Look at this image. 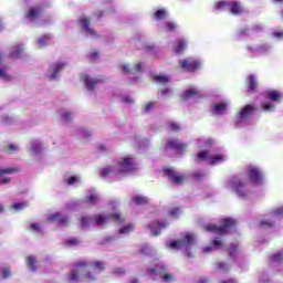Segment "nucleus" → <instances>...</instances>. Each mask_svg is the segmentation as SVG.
Masks as SVG:
<instances>
[{
    "mask_svg": "<svg viewBox=\"0 0 283 283\" xmlns=\"http://www.w3.org/2000/svg\"><path fill=\"white\" fill-rule=\"evenodd\" d=\"M136 171V159L132 157L122 158L117 161V166H108L101 171L102 178H111L112 180H120L123 174Z\"/></svg>",
    "mask_w": 283,
    "mask_h": 283,
    "instance_id": "nucleus-1",
    "label": "nucleus"
},
{
    "mask_svg": "<svg viewBox=\"0 0 283 283\" xmlns=\"http://www.w3.org/2000/svg\"><path fill=\"white\" fill-rule=\"evenodd\" d=\"M193 244H196V234L186 232L181 234L179 240L167 242L166 247L172 251H185L186 255L191 258V249H193Z\"/></svg>",
    "mask_w": 283,
    "mask_h": 283,
    "instance_id": "nucleus-2",
    "label": "nucleus"
},
{
    "mask_svg": "<svg viewBox=\"0 0 283 283\" xmlns=\"http://www.w3.org/2000/svg\"><path fill=\"white\" fill-rule=\"evenodd\" d=\"M109 220H114L115 222H123V218L120 217V212L115 211L113 216L109 214H96L95 217H82L81 218V227L83 229H87V227H92V224H96V227H105Z\"/></svg>",
    "mask_w": 283,
    "mask_h": 283,
    "instance_id": "nucleus-3",
    "label": "nucleus"
},
{
    "mask_svg": "<svg viewBox=\"0 0 283 283\" xmlns=\"http://www.w3.org/2000/svg\"><path fill=\"white\" fill-rule=\"evenodd\" d=\"M235 219L226 218L222 220L221 227H216L214 224L205 226V231L209 233H214L216 235H224L227 233H231L232 230L235 229Z\"/></svg>",
    "mask_w": 283,
    "mask_h": 283,
    "instance_id": "nucleus-4",
    "label": "nucleus"
},
{
    "mask_svg": "<svg viewBox=\"0 0 283 283\" xmlns=\"http://www.w3.org/2000/svg\"><path fill=\"white\" fill-rule=\"evenodd\" d=\"M198 160L207 161L209 165H220L227 160V154L213 150H201L197 155Z\"/></svg>",
    "mask_w": 283,
    "mask_h": 283,
    "instance_id": "nucleus-5",
    "label": "nucleus"
},
{
    "mask_svg": "<svg viewBox=\"0 0 283 283\" xmlns=\"http://www.w3.org/2000/svg\"><path fill=\"white\" fill-rule=\"evenodd\" d=\"M214 10H218L219 12H230L231 14H242L244 12L240 2L229 0L214 3Z\"/></svg>",
    "mask_w": 283,
    "mask_h": 283,
    "instance_id": "nucleus-6",
    "label": "nucleus"
},
{
    "mask_svg": "<svg viewBox=\"0 0 283 283\" xmlns=\"http://www.w3.org/2000/svg\"><path fill=\"white\" fill-rule=\"evenodd\" d=\"M247 176L252 185H264V172L255 165H250L247 168Z\"/></svg>",
    "mask_w": 283,
    "mask_h": 283,
    "instance_id": "nucleus-7",
    "label": "nucleus"
},
{
    "mask_svg": "<svg viewBox=\"0 0 283 283\" xmlns=\"http://www.w3.org/2000/svg\"><path fill=\"white\" fill-rule=\"evenodd\" d=\"M67 67V62L65 61H56L50 64L49 70L46 72V78L49 81H56L59 76H61V72Z\"/></svg>",
    "mask_w": 283,
    "mask_h": 283,
    "instance_id": "nucleus-8",
    "label": "nucleus"
},
{
    "mask_svg": "<svg viewBox=\"0 0 283 283\" xmlns=\"http://www.w3.org/2000/svg\"><path fill=\"white\" fill-rule=\"evenodd\" d=\"M94 19V15L92 18L87 15H83L80 19V25L82 28L83 34L87 36L88 39H98V33H96V30L92 29V20Z\"/></svg>",
    "mask_w": 283,
    "mask_h": 283,
    "instance_id": "nucleus-9",
    "label": "nucleus"
},
{
    "mask_svg": "<svg viewBox=\"0 0 283 283\" xmlns=\"http://www.w3.org/2000/svg\"><path fill=\"white\" fill-rule=\"evenodd\" d=\"M148 273L149 275L158 273L159 277L165 283L174 282V280H176V277L172 276V274L167 273V265H165V263L157 264L155 265V268H149Z\"/></svg>",
    "mask_w": 283,
    "mask_h": 283,
    "instance_id": "nucleus-10",
    "label": "nucleus"
},
{
    "mask_svg": "<svg viewBox=\"0 0 283 283\" xmlns=\"http://www.w3.org/2000/svg\"><path fill=\"white\" fill-rule=\"evenodd\" d=\"M105 266H107V263H105V261L77 262L78 269H85L86 271H94L97 274L103 273V271H105Z\"/></svg>",
    "mask_w": 283,
    "mask_h": 283,
    "instance_id": "nucleus-11",
    "label": "nucleus"
},
{
    "mask_svg": "<svg viewBox=\"0 0 283 283\" xmlns=\"http://www.w3.org/2000/svg\"><path fill=\"white\" fill-rule=\"evenodd\" d=\"M228 187L233 191H235L239 198H247V196H249V192L247 191L244 184L238 177L230 178L228 182Z\"/></svg>",
    "mask_w": 283,
    "mask_h": 283,
    "instance_id": "nucleus-12",
    "label": "nucleus"
},
{
    "mask_svg": "<svg viewBox=\"0 0 283 283\" xmlns=\"http://www.w3.org/2000/svg\"><path fill=\"white\" fill-rule=\"evenodd\" d=\"M253 105H245L235 117V126L244 127L247 125V120L251 118V114H253Z\"/></svg>",
    "mask_w": 283,
    "mask_h": 283,
    "instance_id": "nucleus-13",
    "label": "nucleus"
},
{
    "mask_svg": "<svg viewBox=\"0 0 283 283\" xmlns=\"http://www.w3.org/2000/svg\"><path fill=\"white\" fill-rule=\"evenodd\" d=\"M82 80H83V83H84L86 90L88 92H91V94H94V92L96 90V85L104 82V80L101 78V77H93V76H90V75H84L82 77Z\"/></svg>",
    "mask_w": 283,
    "mask_h": 283,
    "instance_id": "nucleus-14",
    "label": "nucleus"
},
{
    "mask_svg": "<svg viewBox=\"0 0 283 283\" xmlns=\"http://www.w3.org/2000/svg\"><path fill=\"white\" fill-rule=\"evenodd\" d=\"M200 65H202V62L191 57L180 62L181 70H185L186 72H196V70H200Z\"/></svg>",
    "mask_w": 283,
    "mask_h": 283,
    "instance_id": "nucleus-15",
    "label": "nucleus"
},
{
    "mask_svg": "<svg viewBox=\"0 0 283 283\" xmlns=\"http://www.w3.org/2000/svg\"><path fill=\"white\" fill-rule=\"evenodd\" d=\"M19 172L17 167L0 168V185H8L12 182V179L8 176Z\"/></svg>",
    "mask_w": 283,
    "mask_h": 283,
    "instance_id": "nucleus-16",
    "label": "nucleus"
},
{
    "mask_svg": "<svg viewBox=\"0 0 283 283\" xmlns=\"http://www.w3.org/2000/svg\"><path fill=\"white\" fill-rule=\"evenodd\" d=\"M167 227H169V222L167 221H153L148 224L151 235H160V231L167 229Z\"/></svg>",
    "mask_w": 283,
    "mask_h": 283,
    "instance_id": "nucleus-17",
    "label": "nucleus"
},
{
    "mask_svg": "<svg viewBox=\"0 0 283 283\" xmlns=\"http://www.w3.org/2000/svg\"><path fill=\"white\" fill-rule=\"evenodd\" d=\"M164 174L174 182L175 185H182V181L185 180V177L182 175L176 172L174 168H166L164 170Z\"/></svg>",
    "mask_w": 283,
    "mask_h": 283,
    "instance_id": "nucleus-18",
    "label": "nucleus"
},
{
    "mask_svg": "<svg viewBox=\"0 0 283 283\" xmlns=\"http://www.w3.org/2000/svg\"><path fill=\"white\" fill-rule=\"evenodd\" d=\"M166 147L168 149H174L177 154H182L185 149H187V144H182V142L178 139L170 138L168 139Z\"/></svg>",
    "mask_w": 283,
    "mask_h": 283,
    "instance_id": "nucleus-19",
    "label": "nucleus"
},
{
    "mask_svg": "<svg viewBox=\"0 0 283 283\" xmlns=\"http://www.w3.org/2000/svg\"><path fill=\"white\" fill-rule=\"evenodd\" d=\"M43 149H45L43 147V143H41V140H39V139H34L30 144L29 151H30L31 156H34L35 158H39V156L41 154H43Z\"/></svg>",
    "mask_w": 283,
    "mask_h": 283,
    "instance_id": "nucleus-20",
    "label": "nucleus"
},
{
    "mask_svg": "<svg viewBox=\"0 0 283 283\" xmlns=\"http://www.w3.org/2000/svg\"><path fill=\"white\" fill-rule=\"evenodd\" d=\"M227 109H229V102H223V103L214 104L210 108V112L211 114H213V116H222L227 114Z\"/></svg>",
    "mask_w": 283,
    "mask_h": 283,
    "instance_id": "nucleus-21",
    "label": "nucleus"
},
{
    "mask_svg": "<svg viewBox=\"0 0 283 283\" xmlns=\"http://www.w3.org/2000/svg\"><path fill=\"white\" fill-rule=\"evenodd\" d=\"M78 273H83V268H78L77 263L75 264V268H73L66 275V283H77L81 280Z\"/></svg>",
    "mask_w": 283,
    "mask_h": 283,
    "instance_id": "nucleus-22",
    "label": "nucleus"
},
{
    "mask_svg": "<svg viewBox=\"0 0 283 283\" xmlns=\"http://www.w3.org/2000/svg\"><path fill=\"white\" fill-rule=\"evenodd\" d=\"M48 221L49 222H57L61 227H64L70 222V219L65 216H62L61 213L56 212L53 214L48 216Z\"/></svg>",
    "mask_w": 283,
    "mask_h": 283,
    "instance_id": "nucleus-23",
    "label": "nucleus"
},
{
    "mask_svg": "<svg viewBox=\"0 0 283 283\" xmlns=\"http://www.w3.org/2000/svg\"><path fill=\"white\" fill-rule=\"evenodd\" d=\"M43 12V8L42 7H32L25 14V18L28 19V21H30L31 23L36 21L39 19V17H41V13Z\"/></svg>",
    "mask_w": 283,
    "mask_h": 283,
    "instance_id": "nucleus-24",
    "label": "nucleus"
},
{
    "mask_svg": "<svg viewBox=\"0 0 283 283\" xmlns=\"http://www.w3.org/2000/svg\"><path fill=\"white\" fill-rule=\"evenodd\" d=\"M214 249H224V244L222 243V240H220V238L214 239L212 245L205 247L202 251L203 253H211V251H213Z\"/></svg>",
    "mask_w": 283,
    "mask_h": 283,
    "instance_id": "nucleus-25",
    "label": "nucleus"
},
{
    "mask_svg": "<svg viewBox=\"0 0 283 283\" xmlns=\"http://www.w3.org/2000/svg\"><path fill=\"white\" fill-rule=\"evenodd\" d=\"M265 94H266V97L270 101H273L274 103H277V102L282 101V98H283V95H282V93H280V91L268 90L265 92Z\"/></svg>",
    "mask_w": 283,
    "mask_h": 283,
    "instance_id": "nucleus-26",
    "label": "nucleus"
},
{
    "mask_svg": "<svg viewBox=\"0 0 283 283\" xmlns=\"http://www.w3.org/2000/svg\"><path fill=\"white\" fill-rule=\"evenodd\" d=\"M39 261L36 260V256L29 255L27 258V266L29 268L32 273H36V270L39 269Z\"/></svg>",
    "mask_w": 283,
    "mask_h": 283,
    "instance_id": "nucleus-27",
    "label": "nucleus"
},
{
    "mask_svg": "<svg viewBox=\"0 0 283 283\" xmlns=\"http://www.w3.org/2000/svg\"><path fill=\"white\" fill-rule=\"evenodd\" d=\"M172 50L176 54H182L187 50V40H177Z\"/></svg>",
    "mask_w": 283,
    "mask_h": 283,
    "instance_id": "nucleus-28",
    "label": "nucleus"
},
{
    "mask_svg": "<svg viewBox=\"0 0 283 283\" xmlns=\"http://www.w3.org/2000/svg\"><path fill=\"white\" fill-rule=\"evenodd\" d=\"M82 273H85L84 277L87 282H96V280L98 279V273L92 270H86L85 268H83Z\"/></svg>",
    "mask_w": 283,
    "mask_h": 283,
    "instance_id": "nucleus-29",
    "label": "nucleus"
},
{
    "mask_svg": "<svg viewBox=\"0 0 283 283\" xmlns=\"http://www.w3.org/2000/svg\"><path fill=\"white\" fill-rule=\"evenodd\" d=\"M249 52H252V54H254V56H256L258 54H265V52H269V50H271V46L269 45H261L258 48H251L248 46Z\"/></svg>",
    "mask_w": 283,
    "mask_h": 283,
    "instance_id": "nucleus-30",
    "label": "nucleus"
},
{
    "mask_svg": "<svg viewBox=\"0 0 283 283\" xmlns=\"http://www.w3.org/2000/svg\"><path fill=\"white\" fill-rule=\"evenodd\" d=\"M50 39H52L51 34H44L41 38L36 40V45L38 48H45L48 43L50 42Z\"/></svg>",
    "mask_w": 283,
    "mask_h": 283,
    "instance_id": "nucleus-31",
    "label": "nucleus"
},
{
    "mask_svg": "<svg viewBox=\"0 0 283 283\" xmlns=\"http://www.w3.org/2000/svg\"><path fill=\"white\" fill-rule=\"evenodd\" d=\"M21 52H23V45L19 44L11 49L10 57L11 59H19L21 56Z\"/></svg>",
    "mask_w": 283,
    "mask_h": 283,
    "instance_id": "nucleus-32",
    "label": "nucleus"
},
{
    "mask_svg": "<svg viewBox=\"0 0 283 283\" xmlns=\"http://www.w3.org/2000/svg\"><path fill=\"white\" fill-rule=\"evenodd\" d=\"M155 83H160V85H167V83H170L171 78L165 74L155 75L154 76Z\"/></svg>",
    "mask_w": 283,
    "mask_h": 283,
    "instance_id": "nucleus-33",
    "label": "nucleus"
},
{
    "mask_svg": "<svg viewBox=\"0 0 283 283\" xmlns=\"http://www.w3.org/2000/svg\"><path fill=\"white\" fill-rule=\"evenodd\" d=\"M255 90H258V78L255 75H250L248 92H255Z\"/></svg>",
    "mask_w": 283,
    "mask_h": 283,
    "instance_id": "nucleus-34",
    "label": "nucleus"
},
{
    "mask_svg": "<svg viewBox=\"0 0 283 283\" xmlns=\"http://www.w3.org/2000/svg\"><path fill=\"white\" fill-rule=\"evenodd\" d=\"M196 96H198V90L197 88H189L184 94L185 101H190V98H196Z\"/></svg>",
    "mask_w": 283,
    "mask_h": 283,
    "instance_id": "nucleus-35",
    "label": "nucleus"
},
{
    "mask_svg": "<svg viewBox=\"0 0 283 283\" xmlns=\"http://www.w3.org/2000/svg\"><path fill=\"white\" fill-rule=\"evenodd\" d=\"M134 205H147L149 202V199L145 196L138 195L133 197Z\"/></svg>",
    "mask_w": 283,
    "mask_h": 283,
    "instance_id": "nucleus-36",
    "label": "nucleus"
},
{
    "mask_svg": "<svg viewBox=\"0 0 283 283\" xmlns=\"http://www.w3.org/2000/svg\"><path fill=\"white\" fill-rule=\"evenodd\" d=\"M72 116H74V113L73 112H70V111H65L63 109L61 112V118L64 123H70V120H72Z\"/></svg>",
    "mask_w": 283,
    "mask_h": 283,
    "instance_id": "nucleus-37",
    "label": "nucleus"
},
{
    "mask_svg": "<svg viewBox=\"0 0 283 283\" xmlns=\"http://www.w3.org/2000/svg\"><path fill=\"white\" fill-rule=\"evenodd\" d=\"M99 200V197L96 192H93L86 197V202L88 205H96Z\"/></svg>",
    "mask_w": 283,
    "mask_h": 283,
    "instance_id": "nucleus-38",
    "label": "nucleus"
},
{
    "mask_svg": "<svg viewBox=\"0 0 283 283\" xmlns=\"http://www.w3.org/2000/svg\"><path fill=\"white\" fill-rule=\"evenodd\" d=\"M167 10L165 9H159L155 12L154 14V19H156V21H161V19H165L167 17Z\"/></svg>",
    "mask_w": 283,
    "mask_h": 283,
    "instance_id": "nucleus-39",
    "label": "nucleus"
},
{
    "mask_svg": "<svg viewBox=\"0 0 283 283\" xmlns=\"http://www.w3.org/2000/svg\"><path fill=\"white\" fill-rule=\"evenodd\" d=\"M134 231V224H127L119 229L118 234L119 235H127L128 233H132Z\"/></svg>",
    "mask_w": 283,
    "mask_h": 283,
    "instance_id": "nucleus-40",
    "label": "nucleus"
},
{
    "mask_svg": "<svg viewBox=\"0 0 283 283\" xmlns=\"http://www.w3.org/2000/svg\"><path fill=\"white\" fill-rule=\"evenodd\" d=\"M82 180L80 176H72L66 179V184L70 186L81 185Z\"/></svg>",
    "mask_w": 283,
    "mask_h": 283,
    "instance_id": "nucleus-41",
    "label": "nucleus"
},
{
    "mask_svg": "<svg viewBox=\"0 0 283 283\" xmlns=\"http://www.w3.org/2000/svg\"><path fill=\"white\" fill-rule=\"evenodd\" d=\"M6 154H17V151H19V145L17 144H9L6 148H4Z\"/></svg>",
    "mask_w": 283,
    "mask_h": 283,
    "instance_id": "nucleus-42",
    "label": "nucleus"
},
{
    "mask_svg": "<svg viewBox=\"0 0 283 283\" xmlns=\"http://www.w3.org/2000/svg\"><path fill=\"white\" fill-rule=\"evenodd\" d=\"M78 135L81 136V138H90V136H92V130L87 128H80Z\"/></svg>",
    "mask_w": 283,
    "mask_h": 283,
    "instance_id": "nucleus-43",
    "label": "nucleus"
},
{
    "mask_svg": "<svg viewBox=\"0 0 283 283\" xmlns=\"http://www.w3.org/2000/svg\"><path fill=\"white\" fill-rule=\"evenodd\" d=\"M167 126H168V129H170V132H180V129H181L179 124L176 122H168Z\"/></svg>",
    "mask_w": 283,
    "mask_h": 283,
    "instance_id": "nucleus-44",
    "label": "nucleus"
},
{
    "mask_svg": "<svg viewBox=\"0 0 283 283\" xmlns=\"http://www.w3.org/2000/svg\"><path fill=\"white\" fill-rule=\"evenodd\" d=\"M120 101H122V103H124L125 105H134V103H135L134 98H133L132 96H129V95H123V96L120 97Z\"/></svg>",
    "mask_w": 283,
    "mask_h": 283,
    "instance_id": "nucleus-45",
    "label": "nucleus"
},
{
    "mask_svg": "<svg viewBox=\"0 0 283 283\" xmlns=\"http://www.w3.org/2000/svg\"><path fill=\"white\" fill-rule=\"evenodd\" d=\"M0 80L12 81V77L8 74V71H6V69H0Z\"/></svg>",
    "mask_w": 283,
    "mask_h": 283,
    "instance_id": "nucleus-46",
    "label": "nucleus"
},
{
    "mask_svg": "<svg viewBox=\"0 0 283 283\" xmlns=\"http://www.w3.org/2000/svg\"><path fill=\"white\" fill-rule=\"evenodd\" d=\"M176 28H178V24H176V22H166L165 23L166 32H174V30H176Z\"/></svg>",
    "mask_w": 283,
    "mask_h": 283,
    "instance_id": "nucleus-47",
    "label": "nucleus"
},
{
    "mask_svg": "<svg viewBox=\"0 0 283 283\" xmlns=\"http://www.w3.org/2000/svg\"><path fill=\"white\" fill-rule=\"evenodd\" d=\"M272 218H283V207L275 208L272 211Z\"/></svg>",
    "mask_w": 283,
    "mask_h": 283,
    "instance_id": "nucleus-48",
    "label": "nucleus"
},
{
    "mask_svg": "<svg viewBox=\"0 0 283 283\" xmlns=\"http://www.w3.org/2000/svg\"><path fill=\"white\" fill-rule=\"evenodd\" d=\"M261 107L263 112H273L275 109V105H273V103H263Z\"/></svg>",
    "mask_w": 283,
    "mask_h": 283,
    "instance_id": "nucleus-49",
    "label": "nucleus"
},
{
    "mask_svg": "<svg viewBox=\"0 0 283 283\" xmlns=\"http://www.w3.org/2000/svg\"><path fill=\"white\" fill-rule=\"evenodd\" d=\"M261 227L263 229H271V227H275V222L270 221V220H263V221H261Z\"/></svg>",
    "mask_w": 283,
    "mask_h": 283,
    "instance_id": "nucleus-50",
    "label": "nucleus"
},
{
    "mask_svg": "<svg viewBox=\"0 0 283 283\" xmlns=\"http://www.w3.org/2000/svg\"><path fill=\"white\" fill-rule=\"evenodd\" d=\"M181 213L180 208H172L169 211V216H171V218H178Z\"/></svg>",
    "mask_w": 283,
    "mask_h": 283,
    "instance_id": "nucleus-51",
    "label": "nucleus"
},
{
    "mask_svg": "<svg viewBox=\"0 0 283 283\" xmlns=\"http://www.w3.org/2000/svg\"><path fill=\"white\" fill-rule=\"evenodd\" d=\"M12 275V272H10V269L8 268H3L1 271V277H3V280H8V277H10Z\"/></svg>",
    "mask_w": 283,
    "mask_h": 283,
    "instance_id": "nucleus-52",
    "label": "nucleus"
},
{
    "mask_svg": "<svg viewBox=\"0 0 283 283\" xmlns=\"http://www.w3.org/2000/svg\"><path fill=\"white\" fill-rule=\"evenodd\" d=\"M211 144H212L211 139H207V140L200 139L199 140V147L209 148V147H211Z\"/></svg>",
    "mask_w": 283,
    "mask_h": 283,
    "instance_id": "nucleus-53",
    "label": "nucleus"
},
{
    "mask_svg": "<svg viewBox=\"0 0 283 283\" xmlns=\"http://www.w3.org/2000/svg\"><path fill=\"white\" fill-rule=\"evenodd\" d=\"M272 260L274 262H279V263L283 262V250L281 252H279L277 254H274L272 256Z\"/></svg>",
    "mask_w": 283,
    "mask_h": 283,
    "instance_id": "nucleus-54",
    "label": "nucleus"
},
{
    "mask_svg": "<svg viewBox=\"0 0 283 283\" xmlns=\"http://www.w3.org/2000/svg\"><path fill=\"white\" fill-rule=\"evenodd\" d=\"M77 244H80V241L76 238L66 240V247H76Z\"/></svg>",
    "mask_w": 283,
    "mask_h": 283,
    "instance_id": "nucleus-55",
    "label": "nucleus"
},
{
    "mask_svg": "<svg viewBox=\"0 0 283 283\" xmlns=\"http://www.w3.org/2000/svg\"><path fill=\"white\" fill-rule=\"evenodd\" d=\"M25 207H28V203H13L12 205V209H14V211H21L22 209H25Z\"/></svg>",
    "mask_w": 283,
    "mask_h": 283,
    "instance_id": "nucleus-56",
    "label": "nucleus"
},
{
    "mask_svg": "<svg viewBox=\"0 0 283 283\" xmlns=\"http://www.w3.org/2000/svg\"><path fill=\"white\" fill-rule=\"evenodd\" d=\"M154 105H155L154 102H148V103L144 106V112H145L146 114H149V112H151V109H154Z\"/></svg>",
    "mask_w": 283,
    "mask_h": 283,
    "instance_id": "nucleus-57",
    "label": "nucleus"
},
{
    "mask_svg": "<svg viewBox=\"0 0 283 283\" xmlns=\"http://www.w3.org/2000/svg\"><path fill=\"white\" fill-rule=\"evenodd\" d=\"M139 253L147 255V253H149V245L148 244L140 245Z\"/></svg>",
    "mask_w": 283,
    "mask_h": 283,
    "instance_id": "nucleus-58",
    "label": "nucleus"
},
{
    "mask_svg": "<svg viewBox=\"0 0 283 283\" xmlns=\"http://www.w3.org/2000/svg\"><path fill=\"white\" fill-rule=\"evenodd\" d=\"M30 229L31 231H34V233H41V227H39V223H31Z\"/></svg>",
    "mask_w": 283,
    "mask_h": 283,
    "instance_id": "nucleus-59",
    "label": "nucleus"
},
{
    "mask_svg": "<svg viewBox=\"0 0 283 283\" xmlns=\"http://www.w3.org/2000/svg\"><path fill=\"white\" fill-rule=\"evenodd\" d=\"M272 36L274 39H279L280 41H282V39H283V31H273L272 32Z\"/></svg>",
    "mask_w": 283,
    "mask_h": 283,
    "instance_id": "nucleus-60",
    "label": "nucleus"
},
{
    "mask_svg": "<svg viewBox=\"0 0 283 283\" xmlns=\"http://www.w3.org/2000/svg\"><path fill=\"white\" fill-rule=\"evenodd\" d=\"M230 266L229 263L221 262L219 263V271L226 272L229 271Z\"/></svg>",
    "mask_w": 283,
    "mask_h": 283,
    "instance_id": "nucleus-61",
    "label": "nucleus"
},
{
    "mask_svg": "<svg viewBox=\"0 0 283 283\" xmlns=\"http://www.w3.org/2000/svg\"><path fill=\"white\" fill-rule=\"evenodd\" d=\"M113 274L114 275H125V269H123V268H115L113 270Z\"/></svg>",
    "mask_w": 283,
    "mask_h": 283,
    "instance_id": "nucleus-62",
    "label": "nucleus"
},
{
    "mask_svg": "<svg viewBox=\"0 0 283 283\" xmlns=\"http://www.w3.org/2000/svg\"><path fill=\"white\" fill-rule=\"evenodd\" d=\"M122 70L125 74H132V66H129V64H123Z\"/></svg>",
    "mask_w": 283,
    "mask_h": 283,
    "instance_id": "nucleus-63",
    "label": "nucleus"
},
{
    "mask_svg": "<svg viewBox=\"0 0 283 283\" xmlns=\"http://www.w3.org/2000/svg\"><path fill=\"white\" fill-rule=\"evenodd\" d=\"M221 283H239V282L235 279H228V280L222 281Z\"/></svg>",
    "mask_w": 283,
    "mask_h": 283,
    "instance_id": "nucleus-64",
    "label": "nucleus"
}]
</instances>
